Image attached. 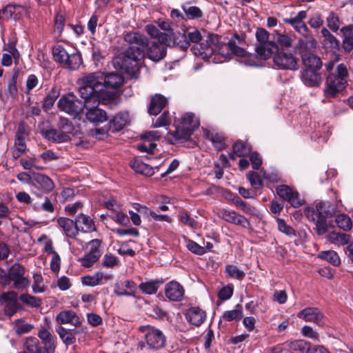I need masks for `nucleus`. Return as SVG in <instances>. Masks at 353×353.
Segmentation results:
<instances>
[{
    "instance_id": "obj_6",
    "label": "nucleus",
    "mask_w": 353,
    "mask_h": 353,
    "mask_svg": "<svg viewBox=\"0 0 353 353\" xmlns=\"http://www.w3.org/2000/svg\"><path fill=\"white\" fill-rule=\"evenodd\" d=\"M199 125V121L192 113H185L176 127L174 134L175 139L178 141L188 139L193 130Z\"/></svg>"
},
{
    "instance_id": "obj_33",
    "label": "nucleus",
    "mask_w": 353,
    "mask_h": 353,
    "mask_svg": "<svg viewBox=\"0 0 353 353\" xmlns=\"http://www.w3.org/2000/svg\"><path fill=\"white\" fill-rule=\"evenodd\" d=\"M124 40L129 43H135L140 46L145 47L148 45V38L137 32H129L125 34Z\"/></svg>"
},
{
    "instance_id": "obj_8",
    "label": "nucleus",
    "mask_w": 353,
    "mask_h": 353,
    "mask_svg": "<svg viewBox=\"0 0 353 353\" xmlns=\"http://www.w3.org/2000/svg\"><path fill=\"white\" fill-rule=\"evenodd\" d=\"M274 65L280 70H296L299 59L290 52L279 51L273 57Z\"/></svg>"
},
{
    "instance_id": "obj_39",
    "label": "nucleus",
    "mask_w": 353,
    "mask_h": 353,
    "mask_svg": "<svg viewBox=\"0 0 353 353\" xmlns=\"http://www.w3.org/2000/svg\"><path fill=\"white\" fill-rule=\"evenodd\" d=\"M243 314L242 307L239 304L236 306V308L231 310L225 311L221 316V319L225 321H239L243 318Z\"/></svg>"
},
{
    "instance_id": "obj_38",
    "label": "nucleus",
    "mask_w": 353,
    "mask_h": 353,
    "mask_svg": "<svg viewBox=\"0 0 353 353\" xmlns=\"http://www.w3.org/2000/svg\"><path fill=\"white\" fill-rule=\"evenodd\" d=\"M46 137L50 141L54 142H65L67 141L70 137L66 132H63L61 130L50 129L46 132Z\"/></svg>"
},
{
    "instance_id": "obj_19",
    "label": "nucleus",
    "mask_w": 353,
    "mask_h": 353,
    "mask_svg": "<svg viewBox=\"0 0 353 353\" xmlns=\"http://www.w3.org/2000/svg\"><path fill=\"white\" fill-rule=\"evenodd\" d=\"M218 216L224 221L235 225L245 227L249 224L246 218L241 214H237L234 211L221 209L219 210Z\"/></svg>"
},
{
    "instance_id": "obj_40",
    "label": "nucleus",
    "mask_w": 353,
    "mask_h": 353,
    "mask_svg": "<svg viewBox=\"0 0 353 353\" xmlns=\"http://www.w3.org/2000/svg\"><path fill=\"white\" fill-rule=\"evenodd\" d=\"M182 10L185 13V16L187 19H199L203 17V12L200 8L195 6H188L183 5L181 6Z\"/></svg>"
},
{
    "instance_id": "obj_15",
    "label": "nucleus",
    "mask_w": 353,
    "mask_h": 353,
    "mask_svg": "<svg viewBox=\"0 0 353 353\" xmlns=\"http://www.w3.org/2000/svg\"><path fill=\"white\" fill-rule=\"evenodd\" d=\"M58 107L70 115L76 116L81 112V108L77 104L74 96H63L58 101Z\"/></svg>"
},
{
    "instance_id": "obj_43",
    "label": "nucleus",
    "mask_w": 353,
    "mask_h": 353,
    "mask_svg": "<svg viewBox=\"0 0 353 353\" xmlns=\"http://www.w3.org/2000/svg\"><path fill=\"white\" fill-rule=\"evenodd\" d=\"M57 331L60 338L66 345H72L75 343L76 337L72 332V330H67L65 327L60 326L57 329Z\"/></svg>"
},
{
    "instance_id": "obj_23",
    "label": "nucleus",
    "mask_w": 353,
    "mask_h": 353,
    "mask_svg": "<svg viewBox=\"0 0 353 353\" xmlns=\"http://www.w3.org/2000/svg\"><path fill=\"white\" fill-rule=\"evenodd\" d=\"M57 223L67 237L71 239L76 238L79 233V228L77 226L76 221H73L68 218L60 217L57 219Z\"/></svg>"
},
{
    "instance_id": "obj_7",
    "label": "nucleus",
    "mask_w": 353,
    "mask_h": 353,
    "mask_svg": "<svg viewBox=\"0 0 353 353\" xmlns=\"http://www.w3.org/2000/svg\"><path fill=\"white\" fill-rule=\"evenodd\" d=\"M145 57V52L140 47H129L122 61V68L127 72H134L137 69V61H141Z\"/></svg>"
},
{
    "instance_id": "obj_25",
    "label": "nucleus",
    "mask_w": 353,
    "mask_h": 353,
    "mask_svg": "<svg viewBox=\"0 0 353 353\" xmlns=\"http://www.w3.org/2000/svg\"><path fill=\"white\" fill-rule=\"evenodd\" d=\"M185 318L190 324L199 327L205 320L206 314L201 308L192 307L187 310Z\"/></svg>"
},
{
    "instance_id": "obj_58",
    "label": "nucleus",
    "mask_w": 353,
    "mask_h": 353,
    "mask_svg": "<svg viewBox=\"0 0 353 353\" xmlns=\"http://www.w3.org/2000/svg\"><path fill=\"white\" fill-rule=\"evenodd\" d=\"M20 300L25 304L32 307H39L42 301L40 299L33 296L28 294H23L19 296Z\"/></svg>"
},
{
    "instance_id": "obj_17",
    "label": "nucleus",
    "mask_w": 353,
    "mask_h": 353,
    "mask_svg": "<svg viewBox=\"0 0 353 353\" xmlns=\"http://www.w3.org/2000/svg\"><path fill=\"white\" fill-rule=\"evenodd\" d=\"M167 46H171V45L159 41L152 42L147 50L148 57L152 61H159L165 57Z\"/></svg>"
},
{
    "instance_id": "obj_41",
    "label": "nucleus",
    "mask_w": 353,
    "mask_h": 353,
    "mask_svg": "<svg viewBox=\"0 0 353 353\" xmlns=\"http://www.w3.org/2000/svg\"><path fill=\"white\" fill-rule=\"evenodd\" d=\"M34 179L46 192H49L54 189V185L53 181L44 174H36L34 175Z\"/></svg>"
},
{
    "instance_id": "obj_20",
    "label": "nucleus",
    "mask_w": 353,
    "mask_h": 353,
    "mask_svg": "<svg viewBox=\"0 0 353 353\" xmlns=\"http://www.w3.org/2000/svg\"><path fill=\"white\" fill-rule=\"evenodd\" d=\"M97 105H88L84 102V106L88 109V112L85 114L86 119L95 124L103 123L108 119L106 112L103 110L98 108Z\"/></svg>"
},
{
    "instance_id": "obj_22",
    "label": "nucleus",
    "mask_w": 353,
    "mask_h": 353,
    "mask_svg": "<svg viewBox=\"0 0 353 353\" xmlns=\"http://www.w3.org/2000/svg\"><path fill=\"white\" fill-rule=\"evenodd\" d=\"M165 294L170 301H179L184 296V289L179 283L172 281L166 284Z\"/></svg>"
},
{
    "instance_id": "obj_62",
    "label": "nucleus",
    "mask_w": 353,
    "mask_h": 353,
    "mask_svg": "<svg viewBox=\"0 0 353 353\" xmlns=\"http://www.w3.org/2000/svg\"><path fill=\"white\" fill-rule=\"evenodd\" d=\"M154 22L161 30L164 31L163 32L168 33L169 37L171 39V36L173 34V29L171 26V21L169 20L159 19Z\"/></svg>"
},
{
    "instance_id": "obj_24",
    "label": "nucleus",
    "mask_w": 353,
    "mask_h": 353,
    "mask_svg": "<svg viewBox=\"0 0 353 353\" xmlns=\"http://www.w3.org/2000/svg\"><path fill=\"white\" fill-rule=\"evenodd\" d=\"M301 80L307 86H319L322 81L321 74L319 70L305 69L302 72Z\"/></svg>"
},
{
    "instance_id": "obj_14",
    "label": "nucleus",
    "mask_w": 353,
    "mask_h": 353,
    "mask_svg": "<svg viewBox=\"0 0 353 353\" xmlns=\"http://www.w3.org/2000/svg\"><path fill=\"white\" fill-rule=\"evenodd\" d=\"M28 8L21 5H8L0 10V19L19 20L24 14L28 12Z\"/></svg>"
},
{
    "instance_id": "obj_27",
    "label": "nucleus",
    "mask_w": 353,
    "mask_h": 353,
    "mask_svg": "<svg viewBox=\"0 0 353 353\" xmlns=\"http://www.w3.org/2000/svg\"><path fill=\"white\" fill-rule=\"evenodd\" d=\"M145 30L152 38L157 39L159 43H167V45H171V39L168 33L161 32L155 23L146 25L145 26Z\"/></svg>"
},
{
    "instance_id": "obj_36",
    "label": "nucleus",
    "mask_w": 353,
    "mask_h": 353,
    "mask_svg": "<svg viewBox=\"0 0 353 353\" xmlns=\"http://www.w3.org/2000/svg\"><path fill=\"white\" fill-rule=\"evenodd\" d=\"M128 121V115L126 113L116 114L110 121V129L112 131H119L124 128Z\"/></svg>"
},
{
    "instance_id": "obj_60",
    "label": "nucleus",
    "mask_w": 353,
    "mask_h": 353,
    "mask_svg": "<svg viewBox=\"0 0 353 353\" xmlns=\"http://www.w3.org/2000/svg\"><path fill=\"white\" fill-rule=\"evenodd\" d=\"M309 218L312 221H316V228L319 234L321 235L327 232V224L326 222V219L315 217L313 215Z\"/></svg>"
},
{
    "instance_id": "obj_53",
    "label": "nucleus",
    "mask_w": 353,
    "mask_h": 353,
    "mask_svg": "<svg viewBox=\"0 0 353 353\" xmlns=\"http://www.w3.org/2000/svg\"><path fill=\"white\" fill-rule=\"evenodd\" d=\"M159 283L157 281H149L140 283L139 288L144 294H153L157 292Z\"/></svg>"
},
{
    "instance_id": "obj_29",
    "label": "nucleus",
    "mask_w": 353,
    "mask_h": 353,
    "mask_svg": "<svg viewBox=\"0 0 353 353\" xmlns=\"http://www.w3.org/2000/svg\"><path fill=\"white\" fill-rule=\"evenodd\" d=\"M26 150V144L25 143V133L19 127L16 133L14 146L12 150V155L14 159L21 157Z\"/></svg>"
},
{
    "instance_id": "obj_30",
    "label": "nucleus",
    "mask_w": 353,
    "mask_h": 353,
    "mask_svg": "<svg viewBox=\"0 0 353 353\" xmlns=\"http://www.w3.org/2000/svg\"><path fill=\"white\" fill-rule=\"evenodd\" d=\"M168 99L161 94H155L152 97L148 108L150 114L157 115L167 105Z\"/></svg>"
},
{
    "instance_id": "obj_48",
    "label": "nucleus",
    "mask_w": 353,
    "mask_h": 353,
    "mask_svg": "<svg viewBox=\"0 0 353 353\" xmlns=\"http://www.w3.org/2000/svg\"><path fill=\"white\" fill-rule=\"evenodd\" d=\"M335 222L339 228L345 231L350 230L352 226L351 219L345 214H338L335 218Z\"/></svg>"
},
{
    "instance_id": "obj_52",
    "label": "nucleus",
    "mask_w": 353,
    "mask_h": 353,
    "mask_svg": "<svg viewBox=\"0 0 353 353\" xmlns=\"http://www.w3.org/2000/svg\"><path fill=\"white\" fill-rule=\"evenodd\" d=\"M309 343L304 340H294L286 341L284 344L293 351L305 352L309 345Z\"/></svg>"
},
{
    "instance_id": "obj_61",
    "label": "nucleus",
    "mask_w": 353,
    "mask_h": 353,
    "mask_svg": "<svg viewBox=\"0 0 353 353\" xmlns=\"http://www.w3.org/2000/svg\"><path fill=\"white\" fill-rule=\"evenodd\" d=\"M99 258V252L88 253L83 258L81 259V264L85 268L91 267Z\"/></svg>"
},
{
    "instance_id": "obj_64",
    "label": "nucleus",
    "mask_w": 353,
    "mask_h": 353,
    "mask_svg": "<svg viewBox=\"0 0 353 353\" xmlns=\"http://www.w3.org/2000/svg\"><path fill=\"white\" fill-rule=\"evenodd\" d=\"M171 119L168 112H163L155 122L152 123L154 128H159L163 126H167L170 125Z\"/></svg>"
},
{
    "instance_id": "obj_54",
    "label": "nucleus",
    "mask_w": 353,
    "mask_h": 353,
    "mask_svg": "<svg viewBox=\"0 0 353 353\" xmlns=\"http://www.w3.org/2000/svg\"><path fill=\"white\" fill-rule=\"evenodd\" d=\"M316 43L314 39L303 40L300 39L297 46V49L303 54L308 53L307 51L313 50L316 48Z\"/></svg>"
},
{
    "instance_id": "obj_49",
    "label": "nucleus",
    "mask_w": 353,
    "mask_h": 353,
    "mask_svg": "<svg viewBox=\"0 0 353 353\" xmlns=\"http://www.w3.org/2000/svg\"><path fill=\"white\" fill-rule=\"evenodd\" d=\"M59 92L57 89L52 88L49 94L43 100V108L47 110L50 109L57 99Z\"/></svg>"
},
{
    "instance_id": "obj_51",
    "label": "nucleus",
    "mask_w": 353,
    "mask_h": 353,
    "mask_svg": "<svg viewBox=\"0 0 353 353\" xmlns=\"http://www.w3.org/2000/svg\"><path fill=\"white\" fill-rule=\"evenodd\" d=\"M14 330L17 334L22 335L26 333L30 332L32 328L33 325L26 323L23 319H17L14 322Z\"/></svg>"
},
{
    "instance_id": "obj_11",
    "label": "nucleus",
    "mask_w": 353,
    "mask_h": 353,
    "mask_svg": "<svg viewBox=\"0 0 353 353\" xmlns=\"http://www.w3.org/2000/svg\"><path fill=\"white\" fill-rule=\"evenodd\" d=\"M307 18V12L301 10L293 17L284 19L285 23L290 24L297 32L307 37L309 34V28L306 26L304 20Z\"/></svg>"
},
{
    "instance_id": "obj_47",
    "label": "nucleus",
    "mask_w": 353,
    "mask_h": 353,
    "mask_svg": "<svg viewBox=\"0 0 353 353\" xmlns=\"http://www.w3.org/2000/svg\"><path fill=\"white\" fill-rule=\"evenodd\" d=\"M318 257L335 266L340 264V259L337 253L332 250L321 252L319 254Z\"/></svg>"
},
{
    "instance_id": "obj_42",
    "label": "nucleus",
    "mask_w": 353,
    "mask_h": 353,
    "mask_svg": "<svg viewBox=\"0 0 353 353\" xmlns=\"http://www.w3.org/2000/svg\"><path fill=\"white\" fill-rule=\"evenodd\" d=\"M134 208L136 210H137L139 212H148V211L149 214L151 216V217L154 221H166V222H168V223L172 222V219L169 216H168L166 214H157L154 212H153L152 210H149L146 207L143 206V205H140L139 203H134Z\"/></svg>"
},
{
    "instance_id": "obj_3",
    "label": "nucleus",
    "mask_w": 353,
    "mask_h": 353,
    "mask_svg": "<svg viewBox=\"0 0 353 353\" xmlns=\"http://www.w3.org/2000/svg\"><path fill=\"white\" fill-rule=\"evenodd\" d=\"M347 66L343 63L338 65L336 72L330 74L327 78L326 87L324 90L325 94L332 97H335L347 85Z\"/></svg>"
},
{
    "instance_id": "obj_28",
    "label": "nucleus",
    "mask_w": 353,
    "mask_h": 353,
    "mask_svg": "<svg viewBox=\"0 0 353 353\" xmlns=\"http://www.w3.org/2000/svg\"><path fill=\"white\" fill-rule=\"evenodd\" d=\"M78 231L82 232H91L96 230L93 220L88 215L79 214L75 219Z\"/></svg>"
},
{
    "instance_id": "obj_16",
    "label": "nucleus",
    "mask_w": 353,
    "mask_h": 353,
    "mask_svg": "<svg viewBox=\"0 0 353 353\" xmlns=\"http://www.w3.org/2000/svg\"><path fill=\"white\" fill-rule=\"evenodd\" d=\"M115 98V92L107 91L106 88H103L101 90L97 91L85 103L88 105H99V103L107 104L114 100Z\"/></svg>"
},
{
    "instance_id": "obj_37",
    "label": "nucleus",
    "mask_w": 353,
    "mask_h": 353,
    "mask_svg": "<svg viewBox=\"0 0 353 353\" xmlns=\"http://www.w3.org/2000/svg\"><path fill=\"white\" fill-rule=\"evenodd\" d=\"M251 148L246 144L241 141H237L233 145V151L229 154L231 159L235 160L236 156L245 157L250 153Z\"/></svg>"
},
{
    "instance_id": "obj_26",
    "label": "nucleus",
    "mask_w": 353,
    "mask_h": 353,
    "mask_svg": "<svg viewBox=\"0 0 353 353\" xmlns=\"http://www.w3.org/2000/svg\"><path fill=\"white\" fill-rule=\"evenodd\" d=\"M255 50L261 59H268L279 52V47L274 41H270L263 44H256Z\"/></svg>"
},
{
    "instance_id": "obj_5",
    "label": "nucleus",
    "mask_w": 353,
    "mask_h": 353,
    "mask_svg": "<svg viewBox=\"0 0 353 353\" xmlns=\"http://www.w3.org/2000/svg\"><path fill=\"white\" fill-rule=\"evenodd\" d=\"M139 330L145 332V343L141 341L138 343V347L141 350L146 347L151 350H159L165 346L166 339L160 330L146 325L141 326Z\"/></svg>"
},
{
    "instance_id": "obj_4",
    "label": "nucleus",
    "mask_w": 353,
    "mask_h": 353,
    "mask_svg": "<svg viewBox=\"0 0 353 353\" xmlns=\"http://www.w3.org/2000/svg\"><path fill=\"white\" fill-rule=\"evenodd\" d=\"M103 73L101 72H92L85 74L81 79L83 85L79 88L81 97L85 102L99 90L104 88L103 83Z\"/></svg>"
},
{
    "instance_id": "obj_9",
    "label": "nucleus",
    "mask_w": 353,
    "mask_h": 353,
    "mask_svg": "<svg viewBox=\"0 0 353 353\" xmlns=\"http://www.w3.org/2000/svg\"><path fill=\"white\" fill-rule=\"evenodd\" d=\"M25 268L18 263H14L8 272V279L14 282L16 289H24L29 286L30 281L24 276Z\"/></svg>"
},
{
    "instance_id": "obj_21",
    "label": "nucleus",
    "mask_w": 353,
    "mask_h": 353,
    "mask_svg": "<svg viewBox=\"0 0 353 353\" xmlns=\"http://www.w3.org/2000/svg\"><path fill=\"white\" fill-rule=\"evenodd\" d=\"M57 322L61 324H70L74 327H79L82 319L72 310H63L56 317Z\"/></svg>"
},
{
    "instance_id": "obj_59",
    "label": "nucleus",
    "mask_w": 353,
    "mask_h": 353,
    "mask_svg": "<svg viewBox=\"0 0 353 353\" xmlns=\"http://www.w3.org/2000/svg\"><path fill=\"white\" fill-rule=\"evenodd\" d=\"M39 342L37 338L29 337L25 342V347L26 350L30 353H38L41 351L39 346Z\"/></svg>"
},
{
    "instance_id": "obj_12",
    "label": "nucleus",
    "mask_w": 353,
    "mask_h": 353,
    "mask_svg": "<svg viewBox=\"0 0 353 353\" xmlns=\"http://www.w3.org/2000/svg\"><path fill=\"white\" fill-rule=\"evenodd\" d=\"M276 190L277 194L284 200L289 202L292 206L299 208L302 205L303 201L299 198L298 192L290 187L285 185H279Z\"/></svg>"
},
{
    "instance_id": "obj_44",
    "label": "nucleus",
    "mask_w": 353,
    "mask_h": 353,
    "mask_svg": "<svg viewBox=\"0 0 353 353\" xmlns=\"http://www.w3.org/2000/svg\"><path fill=\"white\" fill-rule=\"evenodd\" d=\"M327 239L330 243L341 245L347 244L349 242L350 236L344 233L332 232L327 235Z\"/></svg>"
},
{
    "instance_id": "obj_1",
    "label": "nucleus",
    "mask_w": 353,
    "mask_h": 353,
    "mask_svg": "<svg viewBox=\"0 0 353 353\" xmlns=\"http://www.w3.org/2000/svg\"><path fill=\"white\" fill-rule=\"evenodd\" d=\"M235 40H230L227 43L219 41L218 37L212 35L209 39L199 44V48L192 47L191 48L193 53L200 57L203 59H208L213 54L221 55L224 60H220L223 62L227 59H230L232 54L237 57H244L245 51L237 45L243 42V39L238 35H234Z\"/></svg>"
},
{
    "instance_id": "obj_46",
    "label": "nucleus",
    "mask_w": 353,
    "mask_h": 353,
    "mask_svg": "<svg viewBox=\"0 0 353 353\" xmlns=\"http://www.w3.org/2000/svg\"><path fill=\"white\" fill-rule=\"evenodd\" d=\"M176 46L182 49H187L189 46V42L187 39L185 34L178 33L174 34L173 33L171 36V46Z\"/></svg>"
},
{
    "instance_id": "obj_50",
    "label": "nucleus",
    "mask_w": 353,
    "mask_h": 353,
    "mask_svg": "<svg viewBox=\"0 0 353 353\" xmlns=\"http://www.w3.org/2000/svg\"><path fill=\"white\" fill-rule=\"evenodd\" d=\"M321 34L324 37V41L328 44V47L333 49H338L339 41L325 28L321 30Z\"/></svg>"
},
{
    "instance_id": "obj_2",
    "label": "nucleus",
    "mask_w": 353,
    "mask_h": 353,
    "mask_svg": "<svg viewBox=\"0 0 353 353\" xmlns=\"http://www.w3.org/2000/svg\"><path fill=\"white\" fill-rule=\"evenodd\" d=\"M52 56L56 62L70 70L78 69L82 63L80 53L71 48L68 50L61 44L54 46Z\"/></svg>"
},
{
    "instance_id": "obj_13",
    "label": "nucleus",
    "mask_w": 353,
    "mask_h": 353,
    "mask_svg": "<svg viewBox=\"0 0 353 353\" xmlns=\"http://www.w3.org/2000/svg\"><path fill=\"white\" fill-rule=\"evenodd\" d=\"M297 316L307 322L314 323L319 326L325 324L323 315L317 307H306L301 310Z\"/></svg>"
},
{
    "instance_id": "obj_10",
    "label": "nucleus",
    "mask_w": 353,
    "mask_h": 353,
    "mask_svg": "<svg viewBox=\"0 0 353 353\" xmlns=\"http://www.w3.org/2000/svg\"><path fill=\"white\" fill-rule=\"evenodd\" d=\"M336 212V208L331 205L330 203L319 202L315 208H307L305 210V214L307 217L312 216L327 219L332 216Z\"/></svg>"
},
{
    "instance_id": "obj_31",
    "label": "nucleus",
    "mask_w": 353,
    "mask_h": 353,
    "mask_svg": "<svg viewBox=\"0 0 353 353\" xmlns=\"http://www.w3.org/2000/svg\"><path fill=\"white\" fill-rule=\"evenodd\" d=\"M302 61L306 69L319 70L323 65L321 59L312 53L303 54Z\"/></svg>"
},
{
    "instance_id": "obj_56",
    "label": "nucleus",
    "mask_w": 353,
    "mask_h": 353,
    "mask_svg": "<svg viewBox=\"0 0 353 353\" xmlns=\"http://www.w3.org/2000/svg\"><path fill=\"white\" fill-rule=\"evenodd\" d=\"M326 21L327 26L333 32H336L339 29L341 22L338 15L336 13L330 12L326 18Z\"/></svg>"
},
{
    "instance_id": "obj_45",
    "label": "nucleus",
    "mask_w": 353,
    "mask_h": 353,
    "mask_svg": "<svg viewBox=\"0 0 353 353\" xmlns=\"http://www.w3.org/2000/svg\"><path fill=\"white\" fill-rule=\"evenodd\" d=\"M225 272L230 278L239 281L243 280L245 276V272L234 265H227Z\"/></svg>"
},
{
    "instance_id": "obj_32",
    "label": "nucleus",
    "mask_w": 353,
    "mask_h": 353,
    "mask_svg": "<svg viewBox=\"0 0 353 353\" xmlns=\"http://www.w3.org/2000/svg\"><path fill=\"white\" fill-rule=\"evenodd\" d=\"M103 83L104 84V88L116 89L123 84V77L118 73H108L106 75L103 74Z\"/></svg>"
},
{
    "instance_id": "obj_57",
    "label": "nucleus",
    "mask_w": 353,
    "mask_h": 353,
    "mask_svg": "<svg viewBox=\"0 0 353 353\" xmlns=\"http://www.w3.org/2000/svg\"><path fill=\"white\" fill-rule=\"evenodd\" d=\"M185 246L187 249L192 253L198 255H203L205 254V250L203 246H201L195 241L185 238Z\"/></svg>"
},
{
    "instance_id": "obj_35",
    "label": "nucleus",
    "mask_w": 353,
    "mask_h": 353,
    "mask_svg": "<svg viewBox=\"0 0 353 353\" xmlns=\"http://www.w3.org/2000/svg\"><path fill=\"white\" fill-rule=\"evenodd\" d=\"M111 275L104 276L103 272H96L92 276H85L81 278L82 284L87 286H96L101 283L103 279L105 280L110 279Z\"/></svg>"
},
{
    "instance_id": "obj_18",
    "label": "nucleus",
    "mask_w": 353,
    "mask_h": 353,
    "mask_svg": "<svg viewBox=\"0 0 353 353\" xmlns=\"http://www.w3.org/2000/svg\"><path fill=\"white\" fill-rule=\"evenodd\" d=\"M114 293L118 296H135L136 283L130 280L118 281L114 284Z\"/></svg>"
},
{
    "instance_id": "obj_63",
    "label": "nucleus",
    "mask_w": 353,
    "mask_h": 353,
    "mask_svg": "<svg viewBox=\"0 0 353 353\" xmlns=\"http://www.w3.org/2000/svg\"><path fill=\"white\" fill-rule=\"evenodd\" d=\"M32 206L35 210H39L41 208L48 212H53L54 210V205L48 197L45 198L41 205L34 203L32 204Z\"/></svg>"
},
{
    "instance_id": "obj_34",
    "label": "nucleus",
    "mask_w": 353,
    "mask_h": 353,
    "mask_svg": "<svg viewBox=\"0 0 353 353\" xmlns=\"http://www.w3.org/2000/svg\"><path fill=\"white\" fill-rule=\"evenodd\" d=\"M130 166L136 172L147 176H150L154 173V168L152 166L138 159L132 161Z\"/></svg>"
},
{
    "instance_id": "obj_55",
    "label": "nucleus",
    "mask_w": 353,
    "mask_h": 353,
    "mask_svg": "<svg viewBox=\"0 0 353 353\" xmlns=\"http://www.w3.org/2000/svg\"><path fill=\"white\" fill-rule=\"evenodd\" d=\"M233 201L234 203L236 206L239 207L244 213L250 215H254L256 214V209L252 205L243 201L240 197H235Z\"/></svg>"
}]
</instances>
